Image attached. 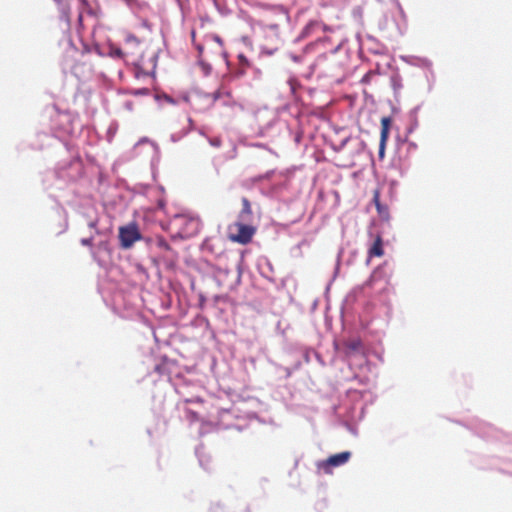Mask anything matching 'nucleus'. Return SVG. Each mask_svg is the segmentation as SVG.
<instances>
[{
	"mask_svg": "<svg viewBox=\"0 0 512 512\" xmlns=\"http://www.w3.org/2000/svg\"><path fill=\"white\" fill-rule=\"evenodd\" d=\"M255 233L256 227L245 224L242 220L228 226V239L241 245L249 244Z\"/></svg>",
	"mask_w": 512,
	"mask_h": 512,
	"instance_id": "nucleus-1",
	"label": "nucleus"
},
{
	"mask_svg": "<svg viewBox=\"0 0 512 512\" xmlns=\"http://www.w3.org/2000/svg\"><path fill=\"white\" fill-rule=\"evenodd\" d=\"M175 224L179 226L178 234L182 238H190L200 231V221L185 215L177 216Z\"/></svg>",
	"mask_w": 512,
	"mask_h": 512,
	"instance_id": "nucleus-2",
	"label": "nucleus"
},
{
	"mask_svg": "<svg viewBox=\"0 0 512 512\" xmlns=\"http://www.w3.org/2000/svg\"><path fill=\"white\" fill-rule=\"evenodd\" d=\"M141 239V234L136 224L132 223L119 228V240L121 247L128 249Z\"/></svg>",
	"mask_w": 512,
	"mask_h": 512,
	"instance_id": "nucleus-3",
	"label": "nucleus"
},
{
	"mask_svg": "<svg viewBox=\"0 0 512 512\" xmlns=\"http://www.w3.org/2000/svg\"><path fill=\"white\" fill-rule=\"evenodd\" d=\"M351 457V453L349 451H344L338 454L331 455L324 461H321L317 464V467L322 470L326 474L332 473L333 467H338L344 465L349 461Z\"/></svg>",
	"mask_w": 512,
	"mask_h": 512,
	"instance_id": "nucleus-4",
	"label": "nucleus"
},
{
	"mask_svg": "<svg viewBox=\"0 0 512 512\" xmlns=\"http://www.w3.org/2000/svg\"><path fill=\"white\" fill-rule=\"evenodd\" d=\"M391 126V119L389 117H383L381 119V133L379 143V156L382 158L385 153L386 143L389 137V131Z\"/></svg>",
	"mask_w": 512,
	"mask_h": 512,
	"instance_id": "nucleus-5",
	"label": "nucleus"
},
{
	"mask_svg": "<svg viewBox=\"0 0 512 512\" xmlns=\"http://www.w3.org/2000/svg\"><path fill=\"white\" fill-rule=\"evenodd\" d=\"M157 248L165 252L164 258L170 261L171 263H174L178 259V254L175 250L172 249V247L169 245V243L164 239V237L160 236L156 238L155 242Z\"/></svg>",
	"mask_w": 512,
	"mask_h": 512,
	"instance_id": "nucleus-6",
	"label": "nucleus"
},
{
	"mask_svg": "<svg viewBox=\"0 0 512 512\" xmlns=\"http://www.w3.org/2000/svg\"><path fill=\"white\" fill-rule=\"evenodd\" d=\"M384 255V249H383V240L381 235H377L372 246L369 248L368 256L370 258L372 257H381Z\"/></svg>",
	"mask_w": 512,
	"mask_h": 512,
	"instance_id": "nucleus-7",
	"label": "nucleus"
},
{
	"mask_svg": "<svg viewBox=\"0 0 512 512\" xmlns=\"http://www.w3.org/2000/svg\"><path fill=\"white\" fill-rule=\"evenodd\" d=\"M373 202L376 206L377 212L382 219L389 218V209L386 205L380 202V192L379 190H375L373 193Z\"/></svg>",
	"mask_w": 512,
	"mask_h": 512,
	"instance_id": "nucleus-8",
	"label": "nucleus"
},
{
	"mask_svg": "<svg viewBox=\"0 0 512 512\" xmlns=\"http://www.w3.org/2000/svg\"><path fill=\"white\" fill-rule=\"evenodd\" d=\"M241 202H242V209L239 213L238 218H239V220L246 221L252 215L251 204H250V201L246 197H243Z\"/></svg>",
	"mask_w": 512,
	"mask_h": 512,
	"instance_id": "nucleus-9",
	"label": "nucleus"
},
{
	"mask_svg": "<svg viewBox=\"0 0 512 512\" xmlns=\"http://www.w3.org/2000/svg\"><path fill=\"white\" fill-rule=\"evenodd\" d=\"M125 43L133 47H138L140 44V40L135 35L128 33L125 36Z\"/></svg>",
	"mask_w": 512,
	"mask_h": 512,
	"instance_id": "nucleus-10",
	"label": "nucleus"
},
{
	"mask_svg": "<svg viewBox=\"0 0 512 512\" xmlns=\"http://www.w3.org/2000/svg\"><path fill=\"white\" fill-rule=\"evenodd\" d=\"M134 52L132 50H122L120 48H117V49H114L113 50V54L119 58H124L125 56H127L128 54H133Z\"/></svg>",
	"mask_w": 512,
	"mask_h": 512,
	"instance_id": "nucleus-11",
	"label": "nucleus"
},
{
	"mask_svg": "<svg viewBox=\"0 0 512 512\" xmlns=\"http://www.w3.org/2000/svg\"><path fill=\"white\" fill-rule=\"evenodd\" d=\"M93 239L92 238H83L81 239V244L84 246H92Z\"/></svg>",
	"mask_w": 512,
	"mask_h": 512,
	"instance_id": "nucleus-12",
	"label": "nucleus"
},
{
	"mask_svg": "<svg viewBox=\"0 0 512 512\" xmlns=\"http://www.w3.org/2000/svg\"><path fill=\"white\" fill-rule=\"evenodd\" d=\"M197 50L199 51V53H202L203 47L201 45H197Z\"/></svg>",
	"mask_w": 512,
	"mask_h": 512,
	"instance_id": "nucleus-13",
	"label": "nucleus"
},
{
	"mask_svg": "<svg viewBox=\"0 0 512 512\" xmlns=\"http://www.w3.org/2000/svg\"><path fill=\"white\" fill-rule=\"evenodd\" d=\"M195 36H196L195 31H192V32H191V38H192V40H193V41L195 40Z\"/></svg>",
	"mask_w": 512,
	"mask_h": 512,
	"instance_id": "nucleus-14",
	"label": "nucleus"
}]
</instances>
